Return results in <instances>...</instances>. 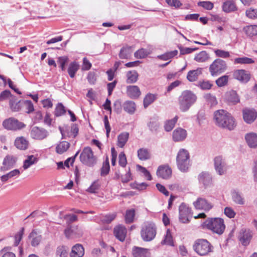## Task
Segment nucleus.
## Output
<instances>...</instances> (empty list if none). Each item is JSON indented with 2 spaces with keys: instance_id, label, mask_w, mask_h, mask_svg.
I'll return each instance as SVG.
<instances>
[{
  "instance_id": "1",
  "label": "nucleus",
  "mask_w": 257,
  "mask_h": 257,
  "mask_svg": "<svg viewBox=\"0 0 257 257\" xmlns=\"http://www.w3.org/2000/svg\"><path fill=\"white\" fill-rule=\"evenodd\" d=\"M213 118L215 124L220 127L232 130L235 126L234 118L231 114L223 109L215 111Z\"/></svg>"
},
{
  "instance_id": "2",
  "label": "nucleus",
  "mask_w": 257,
  "mask_h": 257,
  "mask_svg": "<svg viewBox=\"0 0 257 257\" xmlns=\"http://www.w3.org/2000/svg\"><path fill=\"white\" fill-rule=\"evenodd\" d=\"M176 162L177 167L181 172H188L191 165L188 151L184 149H181L177 154Z\"/></svg>"
},
{
  "instance_id": "3",
  "label": "nucleus",
  "mask_w": 257,
  "mask_h": 257,
  "mask_svg": "<svg viewBox=\"0 0 257 257\" xmlns=\"http://www.w3.org/2000/svg\"><path fill=\"white\" fill-rule=\"evenodd\" d=\"M196 97L191 91H183L179 98V108L182 112L187 111L196 101Z\"/></svg>"
},
{
  "instance_id": "4",
  "label": "nucleus",
  "mask_w": 257,
  "mask_h": 257,
  "mask_svg": "<svg viewBox=\"0 0 257 257\" xmlns=\"http://www.w3.org/2000/svg\"><path fill=\"white\" fill-rule=\"evenodd\" d=\"M194 250L199 255H208L213 251V247L206 239H198L193 245Z\"/></svg>"
},
{
  "instance_id": "5",
  "label": "nucleus",
  "mask_w": 257,
  "mask_h": 257,
  "mask_svg": "<svg viewBox=\"0 0 257 257\" xmlns=\"http://www.w3.org/2000/svg\"><path fill=\"white\" fill-rule=\"evenodd\" d=\"M157 227L155 224L152 221H146L144 223L141 231V237L143 240L150 241L156 236Z\"/></svg>"
},
{
  "instance_id": "6",
  "label": "nucleus",
  "mask_w": 257,
  "mask_h": 257,
  "mask_svg": "<svg viewBox=\"0 0 257 257\" xmlns=\"http://www.w3.org/2000/svg\"><path fill=\"white\" fill-rule=\"evenodd\" d=\"M205 225L207 228L218 234H221L225 227L223 220L220 218L208 219L205 222Z\"/></svg>"
},
{
  "instance_id": "7",
  "label": "nucleus",
  "mask_w": 257,
  "mask_h": 257,
  "mask_svg": "<svg viewBox=\"0 0 257 257\" xmlns=\"http://www.w3.org/2000/svg\"><path fill=\"white\" fill-rule=\"evenodd\" d=\"M227 66L226 62L221 59H215L209 66V71L212 76H217L224 72Z\"/></svg>"
},
{
  "instance_id": "8",
  "label": "nucleus",
  "mask_w": 257,
  "mask_h": 257,
  "mask_svg": "<svg viewBox=\"0 0 257 257\" xmlns=\"http://www.w3.org/2000/svg\"><path fill=\"white\" fill-rule=\"evenodd\" d=\"M81 162L88 166H93L96 163V158L94 156L92 150L90 147H85L80 156Z\"/></svg>"
},
{
  "instance_id": "9",
  "label": "nucleus",
  "mask_w": 257,
  "mask_h": 257,
  "mask_svg": "<svg viewBox=\"0 0 257 257\" xmlns=\"http://www.w3.org/2000/svg\"><path fill=\"white\" fill-rule=\"evenodd\" d=\"M3 126L6 130L17 131L25 128L26 125L14 117H10L3 121Z\"/></svg>"
},
{
  "instance_id": "10",
  "label": "nucleus",
  "mask_w": 257,
  "mask_h": 257,
  "mask_svg": "<svg viewBox=\"0 0 257 257\" xmlns=\"http://www.w3.org/2000/svg\"><path fill=\"white\" fill-rule=\"evenodd\" d=\"M66 237L69 239L81 237L83 234L82 227L78 225L67 226L64 230Z\"/></svg>"
},
{
  "instance_id": "11",
  "label": "nucleus",
  "mask_w": 257,
  "mask_h": 257,
  "mask_svg": "<svg viewBox=\"0 0 257 257\" xmlns=\"http://www.w3.org/2000/svg\"><path fill=\"white\" fill-rule=\"evenodd\" d=\"M214 169L220 176L224 175L227 171V166L225 160L221 156H216L214 159Z\"/></svg>"
},
{
  "instance_id": "12",
  "label": "nucleus",
  "mask_w": 257,
  "mask_h": 257,
  "mask_svg": "<svg viewBox=\"0 0 257 257\" xmlns=\"http://www.w3.org/2000/svg\"><path fill=\"white\" fill-rule=\"evenodd\" d=\"M179 220L183 223H187L190 221L192 217L191 209L186 204L182 203L179 206Z\"/></svg>"
},
{
  "instance_id": "13",
  "label": "nucleus",
  "mask_w": 257,
  "mask_h": 257,
  "mask_svg": "<svg viewBox=\"0 0 257 257\" xmlns=\"http://www.w3.org/2000/svg\"><path fill=\"white\" fill-rule=\"evenodd\" d=\"M30 135L33 139L43 140L48 136L49 133L44 128L33 126L30 128Z\"/></svg>"
},
{
  "instance_id": "14",
  "label": "nucleus",
  "mask_w": 257,
  "mask_h": 257,
  "mask_svg": "<svg viewBox=\"0 0 257 257\" xmlns=\"http://www.w3.org/2000/svg\"><path fill=\"white\" fill-rule=\"evenodd\" d=\"M199 183L204 188L211 186L213 183L212 177L208 172H202L198 176Z\"/></svg>"
},
{
  "instance_id": "15",
  "label": "nucleus",
  "mask_w": 257,
  "mask_h": 257,
  "mask_svg": "<svg viewBox=\"0 0 257 257\" xmlns=\"http://www.w3.org/2000/svg\"><path fill=\"white\" fill-rule=\"evenodd\" d=\"M193 205L196 209L209 211L213 207V205L204 198L199 197L193 202Z\"/></svg>"
},
{
  "instance_id": "16",
  "label": "nucleus",
  "mask_w": 257,
  "mask_h": 257,
  "mask_svg": "<svg viewBox=\"0 0 257 257\" xmlns=\"http://www.w3.org/2000/svg\"><path fill=\"white\" fill-rule=\"evenodd\" d=\"M252 236V232L250 229L242 228L240 231L238 238L241 244L246 246L249 243Z\"/></svg>"
},
{
  "instance_id": "17",
  "label": "nucleus",
  "mask_w": 257,
  "mask_h": 257,
  "mask_svg": "<svg viewBox=\"0 0 257 257\" xmlns=\"http://www.w3.org/2000/svg\"><path fill=\"white\" fill-rule=\"evenodd\" d=\"M234 78L239 80L241 82H247L250 78V75L247 71L243 70H236L233 74Z\"/></svg>"
},
{
  "instance_id": "18",
  "label": "nucleus",
  "mask_w": 257,
  "mask_h": 257,
  "mask_svg": "<svg viewBox=\"0 0 257 257\" xmlns=\"http://www.w3.org/2000/svg\"><path fill=\"white\" fill-rule=\"evenodd\" d=\"M242 113L243 119L247 123L253 122L257 117V112L253 109H244Z\"/></svg>"
},
{
  "instance_id": "19",
  "label": "nucleus",
  "mask_w": 257,
  "mask_h": 257,
  "mask_svg": "<svg viewBox=\"0 0 257 257\" xmlns=\"http://www.w3.org/2000/svg\"><path fill=\"white\" fill-rule=\"evenodd\" d=\"M17 161V158L13 156L7 155L4 158L3 166L1 168L2 171H6L13 167Z\"/></svg>"
},
{
  "instance_id": "20",
  "label": "nucleus",
  "mask_w": 257,
  "mask_h": 257,
  "mask_svg": "<svg viewBox=\"0 0 257 257\" xmlns=\"http://www.w3.org/2000/svg\"><path fill=\"white\" fill-rule=\"evenodd\" d=\"M156 173L158 177L168 179L172 175V170L168 165H161L158 167Z\"/></svg>"
},
{
  "instance_id": "21",
  "label": "nucleus",
  "mask_w": 257,
  "mask_h": 257,
  "mask_svg": "<svg viewBox=\"0 0 257 257\" xmlns=\"http://www.w3.org/2000/svg\"><path fill=\"white\" fill-rule=\"evenodd\" d=\"M187 136V131L181 127L176 128L172 134V138L174 142L183 141L186 138Z\"/></svg>"
},
{
  "instance_id": "22",
  "label": "nucleus",
  "mask_w": 257,
  "mask_h": 257,
  "mask_svg": "<svg viewBox=\"0 0 257 257\" xmlns=\"http://www.w3.org/2000/svg\"><path fill=\"white\" fill-rule=\"evenodd\" d=\"M59 130L62 135V139H66V137L69 138H75L78 134L79 129L77 124H73L71 126V131L70 132L64 131L61 127H59Z\"/></svg>"
},
{
  "instance_id": "23",
  "label": "nucleus",
  "mask_w": 257,
  "mask_h": 257,
  "mask_svg": "<svg viewBox=\"0 0 257 257\" xmlns=\"http://www.w3.org/2000/svg\"><path fill=\"white\" fill-rule=\"evenodd\" d=\"M134 257H151V253L148 249L134 246L132 249Z\"/></svg>"
},
{
  "instance_id": "24",
  "label": "nucleus",
  "mask_w": 257,
  "mask_h": 257,
  "mask_svg": "<svg viewBox=\"0 0 257 257\" xmlns=\"http://www.w3.org/2000/svg\"><path fill=\"white\" fill-rule=\"evenodd\" d=\"M113 232L117 239L121 241H123L126 237L127 230L124 226L119 225L114 228Z\"/></svg>"
},
{
  "instance_id": "25",
  "label": "nucleus",
  "mask_w": 257,
  "mask_h": 257,
  "mask_svg": "<svg viewBox=\"0 0 257 257\" xmlns=\"http://www.w3.org/2000/svg\"><path fill=\"white\" fill-rule=\"evenodd\" d=\"M84 254V248L82 244L77 243L72 246L70 253V257H82Z\"/></svg>"
},
{
  "instance_id": "26",
  "label": "nucleus",
  "mask_w": 257,
  "mask_h": 257,
  "mask_svg": "<svg viewBox=\"0 0 257 257\" xmlns=\"http://www.w3.org/2000/svg\"><path fill=\"white\" fill-rule=\"evenodd\" d=\"M127 95L131 98H137L141 95V91L138 86L136 85L128 86L126 88Z\"/></svg>"
},
{
  "instance_id": "27",
  "label": "nucleus",
  "mask_w": 257,
  "mask_h": 257,
  "mask_svg": "<svg viewBox=\"0 0 257 257\" xmlns=\"http://www.w3.org/2000/svg\"><path fill=\"white\" fill-rule=\"evenodd\" d=\"M245 140L250 148H257V134L250 133L246 134L245 137Z\"/></svg>"
},
{
  "instance_id": "28",
  "label": "nucleus",
  "mask_w": 257,
  "mask_h": 257,
  "mask_svg": "<svg viewBox=\"0 0 257 257\" xmlns=\"http://www.w3.org/2000/svg\"><path fill=\"white\" fill-rule=\"evenodd\" d=\"M222 10L225 13H230L237 10L234 0H227L222 5Z\"/></svg>"
},
{
  "instance_id": "29",
  "label": "nucleus",
  "mask_w": 257,
  "mask_h": 257,
  "mask_svg": "<svg viewBox=\"0 0 257 257\" xmlns=\"http://www.w3.org/2000/svg\"><path fill=\"white\" fill-rule=\"evenodd\" d=\"M231 198L234 203L238 205H244L245 200L242 193L238 191H233L231 192Z\"/></svg>"
},
{
  "instance_id": "30",
  "label": "nucleus",
  "mask_w": 257,
  "mask_h": 257,
  "mask_svg": "<svg viewBox=\"0 0 257 257\" xmlns=\"http://www.w3.org/2000/svg\"><path fill=\"white\" fill-rule=\"evenodd\" d=\"M29 145V142L23 137H18L15 141V146L21 150H26Z\"/></svg>"
},
{
  "instance_id": "31",
  "label": "nucleus",
  "mask_w": 257,
  "mask_h": 257,
  "mask_svg": "<svg viewBox=\"0 0 257 257\" xmlns=\"http://www.w3.org/2000/svg\"><path fill=\"white\" fill-rule=\"evenodd\" d=\"M202 73V69L198 68L196 70H190L188 72L187 79L190 82L196 81Z\"/></svg>"
},
{
  "instance_id": "32",
  "label": "nucleus",
  "mask_w": 257,
  "mask_h": 257,
  "mask_svg": "<svg viewBox=\"0 0 257 257\" xmlns=\"http://www.w3.org/2000/svg\"><path fill=\"white\" fill-rule=\"evenodd\" d=\"M122 108L128 114H133L136 110V105L134 101L127 100L123 103Z\"/></svg>"
},
{
  "instance_id": "33",
  "label": "nucleus",
  "mask_w": 257,
  "mask_h": 257,
  "mask_svg": "<svg viewBox=\"0 0 257 257\" xmlns=\"http://www.w3.org/2000/svg\"><path fill=\"white\" fill-rule=\"evenodd\" d=\"M38 161L37 157L34 155H28L24 161L23 167L25 170L30 168L32 165L36 164Z\"/></svg>"
},
{
  "instance_id": "34",
  "label": "nucleus",
  "mask_w": 257,
  "mask_h": 257,
  "mask_svg": "<svg viewBox=\"0 0 257 257\" xmlns=\"http://www.w3.org/2000/svg\"><path fill=\"white\" fill-rule=\"evenodd\" d=\"M23 104V101L18 100L15 97H12L10 100V106L13 111H19Z\"/></svg>"
},
{
  "instance_id": "35",
  "label": "nucleus",
  "mask_w": 257,
  "mask_h": 257,
  "mask_svg": "<svg viewBox=\"0 0 257 257\" xmlns=\"http://www.w3.org/2000/svg\"><path fill=\"white\" fill-rule=\"evenodd\" d=\"M29 237L32 238L31 245L34 247L38 246L42 239V236L39 234L35 230H33L30 233Z\"/></svg>"
},
{
  "instance_id": "36",
  "label": "nucleus",
  "mask_w": 257,
  "mask_h": 257,
  "mask_svg": "<svg viewBox=\"0 0 257 257\" xmlns=\"http://www.w3.org/2000/svg\"><path fill=\"white\" fill-rule=\"evenodd\" d=\"M226 100L230 103L235 104L239 102V98L236 91L231 90L226 94Z\"/></svg>"
},
{
  "instance_id": "37",
  "label": "nucleus",
  "mask_w": 257,
  "mask_h": 257,
  "mask_svg": "<svg viewBox=\"0 0 257 257\" xmlns=\"http://www.w3.org/2000/svg\"><path fill=\"white\" fill-rule=\"evenodd\" d=\"M129 133L123 132L119 134L117 137V145L119 148H123L128 141Z\"/></svg>"
},
{
  "instance_id": "38",
  "label": "nucleus",
  "mask_w": 257,
  "mask_h": 257,
  "mask_svg": "<svg viewBox=\"0 0 257 257\" xmlns=\"http://www.w3.org/2000/svg\"><path fill=\"white\" fill-rule=\"evenodd\" d=\"M79 69V65L77 62L74 61L70 63L67 69L69 76L71 78H74Z\"/></svg>"
},
{
  "instance_id": "39",
  "label": "nucleus",
  "mask_w": 257,
  "mask_h": 257,
  "mask_svg": "<svg viewBox=\"0 0 257 257\" xmlns=\"http://www.w3.org/2000/svg\"><path fill=\"white\" fill-rule=\"evenodd\" d=\"M179 117L176 115L173 118L166 120L164 123V129L166 132L171 131L177 123Z\"/></svg>"
},
{
  "instance_id": "40",
  "label": "nucleus",
  "mask_w": 257,
  "mask_h": 257,
  "mask_svg": "<svg viewBox=\"0 0 257 257\" xmlns=\"http://www.w3.org/2000/svg\"><path fill=\"white\" fill-rule=\"evenodd\" d=\"M132 53V47L126 46L123 47L119 53V57L120 59H128Z\"/></svg>"
},
{
  "instance_id": "41",
  "label": "nucleus",
  "mask_w": 257,
  "mask_h": 257,
  "mask_svg": "<svg viewBox=\"0 0 257 257\" xmlns=\"http://www.w3.org/2000/svg\"><path fill=\"white\" fill-rule=\"evenodd\" d=\"M139 74L136 71H129L126 73V83H134L136 82L138 79Z\"/></svg>"
},
{
  "instance_id": "42",
  "label": "nucleus",
  "mask_w": 257,
  "mask_h": 257,
  "mask_svg": "<svg viewBox=\"0 0 257 257\" xmlns=\"http://www.w3.org/2000/svg\"><path fill=\"white\" fill-rule=\"evenodd\" d=\"M69 147V143L66 141H62L56 146V151L58 154H62L65 152Z\"/></svg>"
},
{
  "instance_id": "43",
  "label": "nucleus",
  "mask_w": 257,
  "mask_h": 257,
  "mask_svg": "<svg viewBox=\"0 0 257 257\" xmlns=\"http://www.w3.org/2000/svg\"><path fill=\"white\" fill-rule=\"evenodd\" d=\"M209 58V55L205 51H202L196 54L194 57V60L197 62H204Z\"/></svg>"
},
{
  "instance_id": "44",
  "label": "nucleus",
  "mask_w": 257,
  "mask_h": 257,
  "mask_svg": "<svg viewBox=\"0 0 257 257\" xmlns=\"http://www.w3.org/2000/svg\"><path fill=\"white\" fill-rule=\"evenodd\" d=\"M151 52L152 51L150 50L141 48L135 53L134 56L137 59H143L146 58Z\"/></svg>"
},
{
  "instance_id": "45",
  "label": "nucleus",
  "mask_w": 257,
  "mask_h": 257,
  "mask_svg": "<svg viewBox=\"0 0 257 257\" xmlns=\"http://www.w3.org/2000/svg\"><path fill=\"white\" fill-rule=\"evenodd\" d=\"M138 156L141 160H147L150 158V154L148 149L141 148L138 151Z\"/></svg>"
},
{
  "instance_id": "46",
  "label": "nucleus",
  "mask_w": 257,
  "mask_h": 257,
  "mask_svg": "<svg viewBox=\"0 0 257 257\" xmlns=\"http://www.w3.org/2000/svg\"><path fill=\"white\" fill-rule=\"evenodd\" d=\"M245 34L249 36L257 35V25H250L244 28Z\"/></svg>"
},
{
  "instance_id": "47",
  "label": "nucleus",
  "mask_w": 257,
  "mask_h": 257,
  "mask_svg": "<svg viewBox=\"0 0 257 257\" xmlns=\"http://www.w3.org/2000/svg\"><path fill=\"white\" fill-rule=\"evenodd\" d=\"M157 98L156 95L148 94L144 99V106L147 108L149 105L152 103Z\"/></svg>"
},
{
  "instance_id": "48",
  "label": "nucleus",
  "mask_w": 257,
  "mask_h": 257,
  "mask_svg": "<svg viewBox=\"0 0 257 257\" xmlns=\"http://www.w3.org/2000/svg\"><path fill=\"white\" fill-rule=\"evenodd\" d=\"M20 173L19 170L15 169L6 175L1 176V180L3 182H6L9 179L11 178L16 176L19 175Z\"/></svg>"
},
{
  "instance_id": "49",
  "label": "nucleus",
  "mask_w": 257,
  "mask_h": 257,
  "mask_svg": "<svg viewBox=\"0 0 257 257\" xmlns=\"http://www.w3.org/2000/svg\"><path fill=\"white\" fill-rule=\"evenodd\" d=\"M254 62V60L252 59L246 57L236 58L234 60V64H249Z\"/></svg>"
},
{
  "instance_id": "50",
  "label": "nucleus",
  "mask_w": 257,
  "mask_h": 257,
  "mask_svg": "<svg viewBox=\"0 0 257 257\" xmlns=\"http://www.w3.org/2000/svg\"><path fill=\"white\" fill-rule=\"evenodd\" d=\"M162 244H165L170 246H174L172 236L169 229H167L165 238L162 241Z\"/></svg>"
},
{
  "instance_id": "51",
  "label": "nucleus",
  "mask_w": 257,
  "mask_h": 257,
  "mask_svg": "<svg viewBox=\"0 0 257 257\" xmlns=\"http://www.w3.org/2000/svg\"><path fill=\"white\" fill-rule=\"evenodd\" d=\"M135 210L134 209L127 210L125 215V221L127 223H131L134 220Z\"/></svg>"
},
{
  "instance_id": "52",
  "label": "nucleus",
  "mask_w": 257,
  "mask_h": 257,
  "mask_svg": "<svg viewBox=\"0 0 257 257\" xmlns=\"http://www.w3.org/2000/svg\"><path fill=\"white\" fill-rule=\"evenodd\" d=\"M178 53V51L177 50H174L168 52H166L164 53V54L159 55L157 56V57L163 60H168L175 56H176Z\"/></svg>"
},
{
  "instance_id": "53",
  "label": "nucleus",
  "mask_w": 257,
  "mask_h": 257,
  "mask_svg": "<svg viewBox=\"0 0 257 257\" xmlns=\"http://www.w3.org/2000/svg\"><path fill=\"white\" fill-rule=\"evenodd\" d=\"M228 78L229 77L227 75L222 76L216 80V84L218 87L224 86L227 84Z\"/></svg>"
},
{
  "instance_id": "54",
  "label": "nucleus",
  "mask_w": 257,
  "mask_h": 257,
  "mask_svg": "<svg viewBox=\"0 0 257 257\" xmlns=\"http://www.w3.org/2000/svg\"><path fill=\"white\" fill-rule=\"evenodd\" d=\"M246 16L250 19H256L257 18V9L250 8L245 12Z\"/></svg>"
},
{
  "instance_id": "55",
  "label": "nucleus",
  "mask_w": 257,
  "mask_h": 257,
  "mask_svg": "<svg viewBox=\"0 0 257 257\" xmlns=\"http://www.w3.org/2000/svg\"><path fill=\"white\" fill-rule=\"evenodd\" d=\"M110 170V166L108 158H106V160L103 162L102 167L101 169V175L105 176L108 174Z\"/></svg>"
},
{
  "instance_id": "56",
  "label": "nucleus",
  "mask_w": 257,
  "mask_h": 257,
  "mask_svg": "<svg viewBox=\"0 0 257 257\" xmlns=\"http://www.w3.org/2000/svg\"><path fill=\"white\" fill-rule=\"evenodd\" d=\"M148 126L152 132H156L159 127V122L155 119H151Z\"/></svg>"
},
{
  "instance_id": "57",
  "label": "nucleus",
  "mask_w": 257,
  "mask_h": 257,
  "mask_svg": "<svg viewBox=\"0 0 257 257\" xmlns=\"http://www.w3.org/2000/svg\"><path fill=\"white\" fill-rule=\"evenodd\" d=\"M68 248L64 246H58L56 250V255L59 257H66Z\"/></svg>"
},
{
  "instance_id": "58",
  "label": "nucleus",
  "mask_w": 257,
  "mask_h": 257,
  "mask_svg": "<svg viewBox=\"0 0 257 257\" xmlns=\"http://www.w3.org/2000/svg\"><path fill=\"white\" fill-rule=\"evenodd\" d=\"M197 5L207 10H211L214 7V4L209 1L199 2Z\"/></svg>"
},
{
  "instance_id": "59",
  "label": "nucleus",
  "mask_w": 257,
  "mask_h": 257,
  "mask_svg": "<svg viewBox=\"0 0 257 257\" xmlns=\"http://www.w3.org/2000/svg\"><path fill=\"white\" fill-rule=\"evenodd\" d=\"M64 219L66 220L68 226H70L71 223L77 220V216L74 214H66L64 215Z\"/></svg>"
},
{
  "instance_id": "60",
  "label": "nucleus",
  "mask_w": 257,
  "mask_h": 257,
  "mask_svg": "<svg viewBox=\"0 0 257 257\" xmlns=\"http://www.w3.org/2000/svg\"><path fill=\"white\" fill-rule=\"evenodd\" d=\"M116 214L115 213L107 214L103 217L101 221L104 223H110L116 217Z\"/></svg>"
},
{
  "instance_id": "61",
  "label": "nucleus",
  "mask_w": 257,
  "mask_h": 257,
  "mask_svg": "<svg viewBox=\"0 0 257 257\" xmlns=\"http://www.w3.org/2000/svg\"><path fill=\"white\" fill-rule=\"evenodd\" d=\"M214 53L216 56L218 57L227 58L230 56L229 53L228 51H225L220 49H217L215 50Z\"/></svg>"
},
{
  "instance_id": "62",
  "label": "nucleus",
  "mask_w": 257,
  "mask_h": 257,
  "mask_svg": "<svg viewBox=\"0 0 257 257\" xmlns=\"http://www.w3.org/2000/svg\"><path fill=\"white\" fill-rule=\"evenodd\" d=\"M66 112L64 106L62 103H59L56 107L55 115L57 116L64 114Z\"/></svg>"
},
{
  "instance_id": "63",
  "label": "nucleus",
  "mask_w": 257,
  "mask_h": 257,
  "mask_svg": "<svg viewBox=\"0 0 257 257\" xmlns=\"http://www.w3.org/2000/svg\"><path fill=\"white\" fill-rule=\"evenodd\" d=\"M68 61V58L66 56L60 57L58 58V62L62 71L65 70V65Z\"/></svg>"
},
{
  "instance_id": "64",
  "label": "nucleus",
  "mask_w": 257,
  "mask_h": 257,
  "mask_svg": "<svg viewBox=\"0 0 257 257\" xmlns=\"http://www.w3.org/2000/svg\"><path fill=\"white\" fill-rule=\"evenodd\" d=\"M118 163L122 167H125L127 164L126 158L124 152H121L118 156Z\"/></svg>"
}]
</instances>
